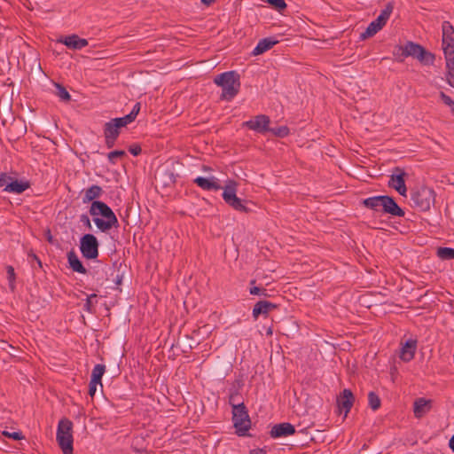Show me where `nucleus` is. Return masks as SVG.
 <instances>
[{"mask_svg": "<svg viewBox=\"0 0 454 454\" xmlns=\"http://www.w3.org/2000/svg\"><path fill=\"white\" fill-rule=\"evenodd\" d=\"M103 193V189L93 184L84 191L83 203L91 201L89 213L93 216V222L102 232L110 231L113 227H118V219L112 208L103 201L97 200Z\"/></svg>", "mask_w": 454, "mask_h": 454, "instance_id": "1", "label": "nucleus"}, {"mask_svg": "<svg viewBox=\"0 0 454 454\" xmlns=\"http://www.w3.org/2000/svg\"><path fill=\"white\" fill-rule=\"evenodd\" d=\"M214 82L222 88L221 99L231 101L239 92L240 75L236 71H228L216 75Z\"/></svg>", "mask_w": 454, "mask_h": 454, "instance_id": "2", "label": "nucleus"}, {"mask_svg": "<svg viewBox=\"0 0 454 454\" xmlns=\"http://www.w3.org/2000/svg\"><path fill=\"white\" fill-rule=\"evenodd\" d=\"M394 55L399 58V61H403L404 58L412 57L427 66L432 65L434 61V55L433 53L413 42H407L404 45L397 46Z\"/></svg>", "mask_w": 454, "mask_h": 454, "instance_id": "3", "label": "nucleus"}, {"mask_svg": "<svg viewBox=\"0 0 454 454\" xmlns=\"http://www.w3.org/2000/svg\"><path fill=\"white\" fill-rule=\"evenodd\" d=\"M434 200V191L427 186H419L411 192V206L420 211L429 210Z\"/></svg>", "mask_w": 454, "mask_h": 454, "instance_id": "4", "label": "nucleus"}, {"mask_svg": "<svg viewBox=\"0 0 454 454\" xmlns=\"http://www.w3.org/2000/svg\"><path fill=\"white\" fill-rule=\"evenodd\" d=\"M73 423L67 419L59 420L56 439L64 454H73Z\"/></svg>", "mask_w": 454, "mask_h": 454, "instance_id": "5", "label": "nucleus"}, {"mask_svg": "<svg viewBox=\"0 0 454 454\" xmlns=\"http://www.w3.org/2000/svg\"><path fill=\"white\" fill-rule=\"evenodd\" d=\"M394 10V4L393 3H387L385 6V8L380 12V14L378 16V18L374 20H372L367 27L364 32H363L360 35L361 40H365L367 38H370L373 36L375 34H377L380 30L383 28V27L386 25L387 21L390 18L391 13Z\"/></svg>", "mask_w": 454, "mask_h": 454, "instance_id": "6", "label": "nucleus"}, {"mask_svg": "<svg viewBox=\"0 0 454 454\" xmlns=\"http://www.w3.org/2000/svg\"><path fill=\"white\" fill-rule=\"evenodd\" d=\"M232 421L239 435H246L251 426L248 411L245 404H237L232 408Z\"/></svg>", "mask_w": 454, "mask_h": 454, "instance_id": "7", "label": "nucleus"}, {"mask_svg": "<svg viewBox=\"0 0 454 454\" xmlns=\"http://www.w3.org/2000/svg\"><path fill=\"white\" fill-rule=\"evenodd\" d=\"M236 192L237 182L234 180H229L223 187V192L222 194L223 200L233 209L239 212H247V207L243 204L241 199L237 197Z\"/></svg>", "mask_w": 454, "mask_h": 454, "instance_id": "8", "label": "nucleus"}, {"mask_svg": "<svg viewBox=\"0 0 454 454\" xmlns=\"http://www.w3.org/2000/svg\"><path fill=\"white\" fill-rule=\"evenodd\" d=\"M98 239L93 234L87 233L80 239V250L85 259H96L98 256Z\"/></svg>", "mask_w": 454, "mask_h": 454, "instance_id": "9", "label": "nucleus"}, {"mask_svg": "<svg viewBox=\"0 0 454 454\" xmlns=\"http://www.w3.org/2000/svg\"><path fill=\"white\" fill-rule=\"evenodd\" d=\"M270 119L269 116L265 114H258L253 119L243 122L242 126L257 133L264 134L270 129Z\"/></svg>", "mask_w": 454, "mask_h": 454, "instance_id": "10", "label": "nucleus"}, {"mask_svg": "<svg viewBox=\"0 0 454 454\" xmlns=\"http://www.w3.org/2000/svg\"><path fill=\"white\" fill-rule=\"evenodd\" d=\"M121 126L117 121H113L111 119L109 121L106 122L104 125V137L106 141V145L107 148H112L114 146V144L121 133Z\"/></svg>", "mask_w": 454, "mask_h": 454, "instance_id": "11", "label": "nucleus"}, {"mask_svg": "<svg viewBox=\"0 0 454 454\" xmlns=\"http://www.w3.org/2000/svg\"><path fill=\"white\" fill-rule=\"evenodd\" d=\"M443 52L454 51V27L450 21L442 23Z\"/></svg>", "mask_w": 454, "mask_h": 454, "instance_id": "12", "label": "nucleus"}, {"mask_svg": "<svg viewBox=\"0 0 454 454\" xmlns=\"http://www.w3.org/2000/svg\"><path fill=\"white\" fill-rule=\"evenodd\" d=\"M381 211L384 214L398 217H403L405 215L404 210L397 205L392 197L387 195L382 197Z\"/></svg>", "mask_w": 454, "mask_h": 454, "instance_id": "13", "label": "nucleus"}, {"mask_svg": "<svg viewBox=\"0 0 454 454\" xmlns=\"http://www.w3.org/2000/svg\"><path fill=\"white\" fill-rule=\"evenodd\" d=\"M294 434V426L288 422L276 424L271 427L270 431V435L273 439L287 437Z\"/></svg>", "mask_w": 454, "mask_h": 454, "instance_id": "14", "label": "nucleus"}, {"mask_svg": "<svg viewBox=\"0 0 454 454\" xmlns=\"http://www.w3.org/2000/svg\"><path fill=\"white\" fill-rule=\"evenodd\" d=\"M354 401L355 397L352 391L345 388L337 398V405L340 411H344V415L347 416L353 406Z\"/></svg>", "mask_w": 454, "mask_h": 454, "instance_id": "15", "label": "nucleus"}, {"mask_svg": "<svg viewBox=\"0 0 454 454\" xmlns=\"http://www.w3.org/2000/svg\"><path fill=\"white\" fill-rule=\"evenodd\" d=\"M396 171L399 173L391 176L388 185L398 192L400 195L406 197L407 188L404 181L405 173L399 168H396Z\"/></svg>", "mask_w": 454, "mask_h": 454, "instance_id": "16", "label": "nucleus"}, {"mask_svg": "<svg viewBox=\"0 0 454 454\" xmlns=\"http://www.w3.org/2000/svg\"><path fill=\"white\" fill-rule=\"evenodd\" d=\"M417 349V340L410 339L405 341L404 344H403L399 357L403 362L407 363L411 361L414 358L415 352Z\"/></svg>", "mask_w": 454, "mask_h": 454, "instance_id": "17", "label": "nucleus"}, {"mask_svg": "<svg viewBox=\"0 0 454 454\" xmlns=\"http://www.w3.org/2000/svg\"><path fill=\"white\" fill-rule=\"evenodd\" d=\"M432 408V401L426 398H417L413 403V412L417 419L424 417Z\"/></svg>", "mask_w": 454, "mask_h": 454, "instance_id": "18", "label": "nucleus"}, {"mask_svg": "<svg viewBox=\"0 0 454 454\" xmlns=\"http://www.w3.org/2000/svg\"><path fill=\"white\" fill-rule=\"evenodd\" d=\"M194 183L205 191H218L220 189H223L218 180L214 176L211 178L198 176L194 179Z\"/></svg>", "mask_w": 454, "mask_h": 454, "instance_id": "19", "label": "nucleus"}, {"mask_svg": "<svg viewBox=\"0 0 454 454\" xmlns=\"http://www.w3.org/2000/svg\"><path fill=\"white\" fill-rule=\"evenodd\" d=\"M65 44L67 48L72 50H82L88 45V41L83 38H80L77 35H71L66 36L64 39L59 41Z\"/></svg>", "mask_w": 454, "mask_h": 454, "instance_id": "20", "label": "nucleus"}, {"mask_svg": "<svg viewBox=\"0 0 454 454\" xmlns=\"http://www.w3.org/2000/svg\"><path fill=\"white\" fill-rule=\"evenodd\" d=\"M277 309V305L268 301H259L253 308L252 315L257 319L260 315H267L270 310Z\"/></svg>", "mask_w": 454, "mask_h": 454, "instance_id": "21", "label": "nucleus"}, {"mask_svg": "<svg viewBox=\"0 0 454 454\" xmlns=\"http://www.w3.org/2000/svg\"><path fill=\"white\" fill-rule=\"evenodd\" d=\"M67 261L70 268L74 271L81 274L87 273L86 268L82 265V262L80 261V259L78 258L77 254L74 250H71L67 253Z\"/></svg>", "mask_w": 454, "mask_h": 454, "instance_id": "22", "label": "nucleus"}, {"mask_svg": "<svg viewBox=\"0 0 454 454\" xmlns=\"http://www.w3.org/2000/svg\"><path fill=\"white\" fill-rule=\"evenodd\" d=\"M447 67V82L454 88V51H448L444 53Z\"/></svg>", "mask_w": 454, "mask_h": 454, "instance_id": "23", "label": "nucleus"}, {"mask_svg": "<svg viewBox=\"0 0 454 454\" xmlns=\"http://www.w3.org/2000/svg\"><path fill=\"white\" fill-rule=\"evenodd\" d=\"M29 188V183L27 182V181H19V180H14V181H12L11 183H9L5 188H4V191L5 192H12V193H17V194H20L22 193L23 192H25L27 189Z\"/></svg>", "mask_w": 454, "mask_h": 454, "instance_id": "24", "label": "nucleus"}, {"mask_svg": "<svg viewBox=\"0 0 454 454\" xmlns=\"http://www.w3.org/2000/svg\"><path fill=\"white\" fill-rule=\"evenodd\" d=\"M277 43L278 41L273 40L272 38H263L259 41L255 48L253 50V54L255 56L262 54L271 49Z\"/></svg>", "mask_w": 454, "mask_h": 454, "instance_id": "25", "label": "nucleus"}, {"mask_svg": "<svg viewBox=\"0 0 454 454\" xmlns=\"http://www.w3.org/2000/svg\"><path fill=\"white\" fill-rule=\"evenodd\" d=\"M382 197L383 195L369 197L364 200L362 203L367 208L379 211L381 208Z\"/></svg>", "mask_w": 454, "mask_h": 454, "instance_id": "26", "label": "nucleus"}, {"mask_svg": "<svg viewBox=\"0 0 454 454\" xmlns=\"http://www.w3.org/2000/svg\"><path fill=\"white\" fill-rule=\"evenodd\" d=\"M106 372V366L104 364H96L91 372L90 380L93 382H98L102 387V376Z\"/></svg>", "mask_w": 454, "mask_h": 454, "instance_id": "27", "label": "nucleus"}, {"mask_svg": "<svg viewBox=\"0 0 454 454\" xmlns=\"http://www.w3.org/2000/svg\"><path fill=\"white\" fill-rule=\"evenodd\" d=\"M55 86V91L54 94L59 97L63 101H69L71 99V96L69 92L67 90V89L59 84V83H54Z\"/></svg>", "mask_w": 454, "mask_h": 454, "instance_id": "28", "label": "nucleus"}, {"mask_svg": "<svg viewBox=\"0 0 454 454\" xmlns=\"http://www.w3.org/2000/svg\"><path fill=\"white\" fill-rule=\"evenodd\" d=\"M368 403L372 410L377 411L380 407L381 401L379 395L372 391L368 394Z\"/></svg>", "mask_w": 454, "mask_h": 454, "instance_id": "29", "label": "nucleus"}, {"mask_svg": "<svg viewBox=\"0 0 454 454\" xmlns=\"http://www.w3.org/2000/svg\"><path fill=\"white\" fill-rule=\"evenodd\" d=\"M437 255L442 260L454 259V248L451 247H439L437 249Z\"/></svg>", "mask_w": 454, "mask_h": 454, "instance_id": "30", "label": "nucleus"}, {"mask_svg": "<svg viewBox=\"0 0 454 454\" xmlns=\"http://www.w3.org/2000/svg\"><path fill=\"white\" fill-rule=\"evenodd\" d=\"M268 132L272 133L278 137H285L289 134V129L287 126H280L277 128H270Z\"/></svg>", "mask_w": 454, "mask_h": 454, "instance_id": "31", "label": "nucleus"}, {"mask_svg": "<svg viewBox=\"0 0 454 454\" xmlns=\"http://www.w3.org/2000/svg\"><path fill=\"white\" fill-rule=\"evenodd\" d=\"M135 119L136 118L129 113V114H127L123 117L114 118L113 121H117L120 124V126L122 128V127H125L128 124L131 123L132 121H134Z\"/></svg>", "mask_w": 454, "mask_h": 454, "instance_id": "32", "label": "nucleus"}, {"mask_svg": "<svg viewBox=\"0 0 454 454\" xmlns=\"http://www.w3.org/2000/svg\"><path fill=\"white\" fill-rule=\"evenodd\" d=\"M265 2L274 7L279 12L286 8L285 0H265Z\"/></svg>", "mask_w": 454, "mask_h": 454, "instance_id": "33", "label": "nucleus"}, {"mask_svg": "<svg viewBox=\"0 0 454 454\" xmlns=\"http://www.w3.org/2000/svg\"><path fill=\"white\" fill-rule=\"evenodd\" d=\"M125 155H126L125 151H123V150H115V151L110 152L107 154V158H108V160L112 164H115L116 163L115 159L124 157Z\"/></svg>", "mask_w": 454, "mask_h": 454, "instance_id": "34", "label": "nucleus"}, {"mask_svg": "<svg viewBox=\"0 0 454 454\" xmlns=\"http://www.w3.org/2000/svg\"><path fill=\"white\" fill-rule=\"evenodd\" d=\"M6 272H7V278L9 280V286L12 290H14L15 288V272L14 268L11 265L6 267Z\"/></svg>", "mask_w": 454, "mask_h": 454, "instance_id": "35", "label": "nucleus"}, {"mask_svg": "<svg viewBox=\"0 0 454 454\" xmlns=\"http://www.w3.org/2000/svg\"><path fill=\"white\" fill-rule=\"evenodd\" d=\"M229 403L231 406V408H234V405L237 404H244L238 391H234L230 395Z\"/></svg>", "mask_w": 454, "mask_h": 454, "instance_id": "36", "label": "nucleus"}, {"mask_svg": "<svg viewBox=\"0 0 454 454\" xmlns=\"http://www.w3.org/2000/svg\"><path fill=\"white\" fill-rule=\"evenodd\" d=\"M96 297H97L96 294H90V295H89L87 297L86 301H85V303L83 305V309L84 310H86L89 313L92 312V309H93L92 299L96 298Z\"/></svg>", "mask_w": 454, "mask_h": 454, "instance_id": "37", "label": "nucleus"}, {"mask_svg": "<svg viewBox=\"0 0 454 454\" xmlns=\"http://www.w3.org/2000/svg\"><path fill=\"white\" fill-rule=\"evenodd\" d=\"M249 293L253 295L268 296L267 290L258 286L251 287Z\"/></svg>", "mask_w": 454, "mask_h": 454, "instance_id": "38", "label": "nucleus"}, {"mask_svg": "<svg viewBox=\"0 0 454 454\" xmlns=\"http://www.w3.org/2000/svg\"><path fill=\"white\" fill-rule=\"evenodd\" d=\"M440 97L442 102L450 107V110L452 112L454 109V101L452 100V98L450 96L446 95L444 92H441Z\"/></svg>", "mask_w": 454, "mask_h": 454, "instance_id": "39", "label": "nucleus"}, {"mask_svg": "<svg viewBox=\"0 0 454 454\" xmlns=\"http://www.w3.org/2000/svg\"><path fill=\"white\" fill-rule=\"evenodd\" d=\"M3 434L8 438H12L13 440H21L24 438V436L22 435V433L21 432H13V433H9L7 431H4L3 432Z\"/></svg>", "mask_w": 454, "mask_h": 454, "instance_id": "40", "label": "nucleus"}, {"mask_svg": "<svg viewBox=\"0 0 454 454\" xmlns=\"http://www.w3.org/2000/svg\"><path fill=\"white\" fill-rule=\"evenodd\" d=\"M80 222L85 225L89 230H90L92 227H91V223H90V220L89 218V216L86 215V214H82L80 215Z\"/></svg>", "mask_w": 454, "mask_h": 454, "instance_id": "41", "label": "nucleus"}, {"mask_svg": "<svg viewBox=\"0 0 454 454\" xmlns=\"http://www.w3.org/2000/svg\"><path fill=\"white\" fill-rule=\"evenodd\" d=\"M141 147L138 145H132L129 148V152L134 156L139 155L141 153Z\"/></svg>", "mask_w": 454, "mask_h": 454, "instance_id": "42", "label": "nucleus"}, {"mask_svg": "<svg viewBox=\"0 0 454 454\" xmlns=\"http://www.w3.org/2000/svg\"><path fill=\"white\" fill-rule=\"evenodd\" d=\"M98 383V382H93L92 380L90 381V384H89V395L93 397L95 393H96V390H97V385Z\"/></svg>", "mask_w": 454, "mask_h": 454, "instance_id": "43", "label": "nucleus"}, {"mask_svg": "<svg viewBox=\"0 0 454 454\" xmlns=\"http://www.w3.org/2000/svg\"><path fill=\"white\" fill-rule=\"evenodd\" d=\"M11 179L5 173H2L0 175V187L6 186L8 184V180Z\"/></svg>", "mask_w": 454, "mask_h": 454, "instance_id": "44", "label": "nucleus"}, {"mask_svg": "<svg viewBox=\"0 0 454 454\" xmlns=\"http://www.w3.org/2000/svg\"><path fill=\"white\" fill-rule=\"evenodd\" d=\"M141 108V104L139 102L136 103L130 112V114L137 118V114H139Z\"/></svg>", "mask_w": 454, "mask_h": 454, "instance_id": "45", "label": "nucleus"}, {"mask_svg": "<svg viewBox=\"0 0 454 454\" xmlns=\"http://www.w3.org/2000/svg\"><path fill=\"white\" fill-rule=\"evenodd\" d=\"M449 447L454 452V434L450 439Z\"/></svg>", "mask_w": 454, "mask_h": 454, "instance_id": "46", "label": "nucleus"}, {"mask_svg": "<svg viewBox=\"0 0 454 454\" xmlns=\"http://www.w3.org/2000/svg\"><path fill=\"white\" fill-rule=\"evenodd\" d=\"M250 454H266V452L262 449H258L252 450Z\"/></svg>", "mask_w": 454, "mask_h": 454, "instance_id": "47", "label": "nucleus"}, {"mask_svg": "<svg viewBox=\"0 0 454 454\" xmlns=\"http://www.w3.org/2000/svg\"><path fill=\"white\" fill-rule=\"evenodd\" d=\"M202 4L206 5H210L212 3L215 2V0H200Z\"/></svg>", "mask_w": 454, "mask_h": 454, "instance_id": "48", "label": "nucleus"}, {"mask_svg": "<svg viewBox=\"0 0 454 454\" xmlns=\"http://www.w3.org/2000/svg\"><path fill=\"white\" fill-rule=\"evenodd\" d=\"M32 257L34 260H35L37 262L38 265L40 267H42V262H41L40 259L35 254H32Z\"/></svg>", "mask_w": 454, "mask_h": 454, "instance_id": "49", "label": "nucleus"}, {"mask_svg": "<svg viewBox=\"0 0 454 454\" xmlns=\"http://www.w3.org/2000/svg\"><path fill=\"white\" fill-rule=\"evenodd\" d=\"M121 283V278H120L119 276L117 277V280H116V284L117 285H120Z\"/></svg>", "mask_w": 454, "mask_h": 454, "instance_id": "50", "label": "nucleus"}, {"mask_svg": "<svg viewBox=\"0 0 454 454\" xmlns=\"http://www.w3.org/2000/svg\"><path fill=\"white\" fill-rule=\"evenodd\" d=\"M51 239H52V238H51V236H50V237L48 238V240H49L50 242H51Z\"/></svg>", "mask_w": 454, "mask_h": 454, "instance_id": "51", "label": "nucleus"}, {"mask_svg": "<svg viewBox=\"0 0 454 454\" xmlns=\"http://www.w3.org/2000/svg\"><path fill=\"white\" fill-rule=\"evenodd\" d=\"M255 283V280H251L250 284L253 285Z\"/></svg>", "mask_w": 454, "mask_h": 454, "instance_id": "52", "label": "nucleus"}, {"mask_svg": "<svg viewBox=\"0 0 454 454\" xmlns=\"http://www.w3.org/2000/svg\"><path fill=\"white\" fill-rule=\"evenodd\" d=\"M172 177H173V174L171 173V174H170V178H172ZM171 180H172V182H174V180H173V179H171Z\"/></svg>", "mask_w": 454, "mask_h": 454, "instance_id": "53", "label": "nucleus"}, {"mask_svg": "<svg viewBox=\"0 0 454 454\" xmlns=\"http://www.w3.org/2000/svg\"><path fill=\"white\" fill-rule=\"evenodd\" d=\"M451 113L454 114V108H453V111Z\"/></svg>", "mask_w": 454, "mask_h": 454, "instance_id": "54", "label": "nucleus"}]
</instances>
